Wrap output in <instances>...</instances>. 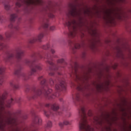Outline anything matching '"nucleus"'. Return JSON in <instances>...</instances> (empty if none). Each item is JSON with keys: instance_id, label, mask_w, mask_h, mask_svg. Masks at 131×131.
I'll use <instances>...</instances> for the list:
<instances>
[{"instance_id": "nucleus-32", "label": "nucleus", "mask_w": 131, "mask_h": 131, "mask_svg": "<svg viewBox=\"0 0 131 131\" xmlns=\"http://www.w3.org/2000/svg\"><path fill=\"white\" fill-rule=\"evenodd\" d=\"M3 19V15H0V21Z\"/></svg>"}, {"instance_id": "nucleus-36", "label": "nucleus", "mask_w": 131, "mask_h": 131, "mask_svg": "<svg viewBox=\"0 0 131 131\" xmlns=\"http://www.w3.org/2000/svg\"><path fill=\"white\" fill-rule=\"evenodd\" d=\"M110 130H111V128H110Z\"/></svg>"}, {"instance_id": "nucleus-23", "label": "nucleus", "mask_w": 131, "mask_h": 131, "mask_svg": "<svg viewBox=\"0 0 131 131\" xmlns=\"http://www.w3.org/2000/svg\"><path fill=\"white\" fill-rule=\"evenodd\" d=\"M17 15L16 14H12L10 15V21L11 22H14Z\"/></svg>"}, {"instance_id": "nucleus-22", "label": "nucleus", "mask_w": 131, "mask_h": 131, "mask_svg": "<svg viewBox=\"0 0 131 131\" xmlns=\"http://www.w3.org/2000/svg\"><path fill=\"white\" fill-rule=\"evenodd\" d=\"M53 46L49 43H47L46 45H43L42 47V49L43 50H49V49H52Z\"/></svg>"}, {"instance_id": "nucleus-28", "label": "nucleus", "mask_w": 131, "mask_h": 131, "mask_svg": "<svg viewBox=\"0 0 131 131\" xmlns=\"http://www.w3.org/2000/svg\"><path fill=\"white\" fill-rule=\"evenodd\" d=\"M7 96H8V92H5L4 93V94H3V98H6V97H7Z\"/></svg>"}, {"instance_id": "nucleus-13", "label": "nucleus", "mask_w": 131, "mask_h": 131, "mask_svg": "<svg viewBox=\"0 0 131 131\" xmlns=\"http://www.w3.org/2000/svg\"><path fill=\"white\" fill-rule=\"evenodd\" d=\"M43 36H45L44 33H40L37 37L33 38L29 40L30 43H34L35 41H41V39L43 38Z\"/></svg>"}, {"instance_id": "nucleus-33", "label": "nucleus", "mask_w": 131, "mask_h": 131, "mask_svg": "<svg viewBox=\"0 0 131 131\" xmlns=\"http://www.w3.org/2000/svg\"><path fill=\"white\" fill-rule=\"evenodd\" d=\"M78 89H79V91H81V90H82V88H81V87H78Z\"/></svg>"}, {"instance_id": "nucleus-34", "label": "nucleus", "mask_w": 131, "mask_h": 131, "mask_svg": "<svg viewBox=\"0 0 131 131\" xmlns=\"http://www.w3.org/2000/svg\"><path fill=\"white\" fill-rule=\"evenodd\" d=\"M59 101H60V102H62V101H63V99L60 98V99H59Z\"/></svg>"}, {"instance_id": "nucleus-9", "label": "nucleus", "mask_w": 131, "mask_h": 131, "mask_svg": "<svg viewBox=\"0 0 131 131\" xmlns=\"http://www.w3.org/2000/svg\"><path fill=\"white\" fill-rule=\"evenodd\" d=\"M45 107L51 109L49 112L44 111V114L46 117H50V116L54 115V113H56L57 115H61L62 114L61 112H57L58 109H59V105L56 103L53 104L47 103L45 104Z\"/></svg>"}, {"instance_id": "nucleus-6", "label": "nucleus", "mask_w": 131, "mask_h": 131, "mask_svg": "<svg viewBox=\"0 0 131 131\" xmlns=\"http://www.w3.org/2000/svg\"><path fill=\"white\" fill-rule=\"evenodd\" d=\"M43 0H18L16 3V7L20 8L21 6L25 7L26 9L31 8L33 9L34 6H43Z\"/></svg>"}, {"instance_id": "nucleus-14", "label": "nucleus", "mask_w": 131, "mask_h": 131, "mask_svg": "<svg viewBox=\"0 0 131 131\" xmlns=\"http://www.w3.org/2000/svg\"><path fill=\"white\" fill-rule=\"evenodd\" d=\"M10 86H11L14 91H16V90H19V88H20L19 84L18 83V80L16 79L10 81Z\"/></svg>"}, {"instance_id": "nucleus-24", "label": "nucleus", "mask_w": 131, "mask_h": 131, "mask_svg": "<svg viewBox=\"0 0 131 131\" xmlns=\"http://www.w3.org/2000/svg\"><path fill=\"white\" fill-rule=\"evenodd\" d=\"M5 8L7 11H9L10 10V5H9V2H6L4 3Z\"/></svg>"}, {"instance_id": "nucleus-35", "label": "nucleus", "mask_w": 131, "mask_h": 131, "mask_svg": "<svg viewBox=\"0 0 131 131\" xmlns=\"http://www.w3.org/2000/svg\"><path fill=\"white\" fill-rule=\"evenodd\" d=\"M25 119H26V118H24Z\"/></svg>"}, {"instance_id": "nucleus-4", "label": "nucleus", "mask_w": 131, "mask_h": 131, "mask_svg": "<svg viewBox=\"0 0 131 131\" xmlns=\"http://www.w3.org/2000/svg\"><path fill=\"white\" fill-rule=\"evenodd\" d=\"M55 83V91L56 92V94H52L53 91L51 89H48L47 91H45V96L48 100H53L55 99L56 97L59 96L60 91H65V90H66V82H65V80L63 79H59L58 82L57 81L53 80L52 79H50L49 84H50L51 86H53Z\"/></svg>"}, {"instance_id": "nucleus-19", "label": "nucleus", "mask_w": 131, "mask_h": 131, "mask_svg": "<svg viewBox=\"0 0 131 131\" xmlns=\"http://www.w3.org/2000/svg\"><path fill=\"white\" fill-rule=\"evenodd\" d=\"M15 34L14 31H7L5 33V36L7 39H10L11 37H14Z\"/></svg>"}, {"instance_id": "nucleus-25", "label": "nucleus", "mask_w": 131, "mask_h": 131, "mask_svg": "<svg viewBox=\"0 0 131 131\" xmlns=\"http://www.w3.org/2000/svg\"><path fill=\"white\" fill-rule=\"evenodd\" d=\"M52 126L53 123H52L51 121H49L47 124V127H52Z\"/></svg>"}, {"instance_id": "nucleus-27", "label": "nucleus", "mask_w": 131, "mask_h": 131, "mask_svg": "<svg viewBox=\"0 0 131 131\" xmlns=\"http://www.w3.org/2000/svg\"><path fill=\"white\" fill-rule=\"evenodd\" d=\"M55 29H56V28L55 27V26H51L50 27V30L51 31H53V30H55Z\"/></svg>"}, {"instance_id": "nucleus-15", "label": "nucleus", "mask_w": 131, "mask_h": 131, "mask_svg": "<svg viewBox=\"0 0 131 131\" xmlns=\"http://www.w3.org/2000/svg\"><path fill=\"white\" fill-rule=\"evenodd\" d=\"M4 41H5V38L0 35V51L4 50V49H8V45L4 43Z\"/></svg>"}, {"instance_id": "nucleus-8", "label": "nucleus", "mask_w": 131, "mask_h": 131, "mask_svg": "<svg viewBox=\"0 0 131 131\" xmlns=\"http://www.w3.org/2000/svg\"><path fill=\"white\" fill-rule=\"evenodd\" d=\"M4 73H5V67L1 66L0 67V85H2V84H3V82H4V78H5ZM15 102L19 103V101H18V100H14L13 98H11L10 100H9L7 104L5 103L4 102H0V110L1 111H4L5 107H8L9 108V107H11V105H13Z\"/></svg>"}, {"instance_id": "nucleus-37", "label": "nucleus", "mask_w": 131, "mask_h": 131, "mask_svg": "<svg viewBox=\"0 0 131 131\" xmlns=\"http://www.w3.org/2000/svg\"><path fill=\"white\" fill-rule=\"evenodd\" d=\"M57 58V56H55Z\"/></svg>"}, {"instance_id": "nucleus-7", "label": "nucleus", "mask_w": 131, "mask_h": 131, "mask_svg": "<svg viewBox=\"0 0 131 131\" xmlns=\"http://www.w3.org/2000/svg\"><path fill=\"white\" fill-rule=\"evenodd\" d=\"M23 56H24V51L22 50L21 47H17L12 52L8 53L5 61L6 62H11V61H14V60L20 61Z\"/></svg>"}, {"instance_id": "nucleus-12", "label": "nucleus", "mask_w": 131, "mask_h": 131, "mask_svg": "<svg viewBox=\"0 0 131 131\" xmlns=\"http://www.w3.org/2000/svg\"><path fill=\"white\" fill-rule=\"evenodd\" d=\"M70 45L74 47L73 50H77L84 47V43L83 42H82V45H80L78 42L71 41Z\"/></svg>"}, {"instance_id": "nucleus-29", "label": "nucleus", "mask_w": 131, "mask_h": 131, "mask_svg": "<svg viewBox=\"0 0 131 131\" xmlns=\"http://www.w3.org/2000/svg\"><path fill=\"white\" fill-rule=\"evenodd\" d=\"M51 52L52 54H55V53H56V51H55V50H54L53 49H51Z\"/></svg>"}, {"instance_id": "nucleus-11", "label": "nucleus", "mask_w": 131, "mask_h": 131, "mask_svg": "<svg viewBox=\"0 0 131 131\" xmlns=\"http://www.w3.org/2000/svg\"><path fill=\"white\" fill-rule=\"evenodd\" d=\"M32 91L33 93L31 96L32 99H36V98L41 95V89L38 88L33 87Z\"/></svg>"}, {"instance_id": "nucleus-3", "label": "nucleus", "mask_w": 131, "mask_h": 131, "mask_svg": "<svg viewBox=\"0 0 131 131\" xmlns=\"http://www.w3.org/2000/svg\"><path fill=\"white\" fill-rule=\"evenodd\" d=\"M44 59L47 60L46 63L50 64L48 72L50 76L55 75V73H57L58 75H61L60 72L62 71L64 67L67 65V62L65 61V59L63 58L58 59L57 60V64L53 63V56L50 53L46 54Z\"/></svg>"}, {"instance_id": "nucleus-1", "label": "nucleus", "mask_w": 131, "mask_h": 131, "mask_svg": "<svg viewBox=\"0 0 131 131\" xmlns=\"http://www.w3.org/2000/svg\"><path fill=\"white\" fill-rule=\"evenodd\" d=\"M31 58L33 60H29L28 59H26L25 60V64L28 65V66H29L31 68L30 75L21 73V70H22L23 68L22 66L20 64L17 66L14 71V74L15 75H16L18 78H22L24 80H28V79H30L31 76L35 75L37 71L41 70V64L36 63V62H37L38 60H40L43 58V57L41 56V54L39 53H33L31 55Z\"/></svg>"}, {"instance_id": "nucleus-20", "label": "nucleus", "mask_w": 131, "mask_h": 131, "mask_svg": "<svg viewBox=\"0 0 131 131\" xmlns=\"http://www.w3.org/2000/svg\"><path fill=\"white\" fill-rule=\"evenodd\" d=\"M9 28H11V29H15V30H16V31H19L20 28L18 26H14V25H13V24L11 23L9 25Z\"/></svg>"}, {"instance_id": "nucleus-18", "label": "nucleus", "mask_w": 131, "mask_h": 131, "mask_svg": "<svg viewBox=\"0 0 131 131\" xmlns=\"http://www.w3.org/2000/svg\"><path fill=\"white\" fill-rule=\"evenodd\" d=\"M73 100L75 104H76V102H81V98H80V94L79 93H77L73 96Z\"/></svg>"}, {"instance_id": "nucleus-5", "label": "nucleus", "mask_w": 131, "mask_h": 131, "mask_svg": "<svg viewBox=\"0 0 131 131\" xmlns=\"http://www.w3.org/2000/svg\"><path fill=\"white\" fill-rule=\"evenodd\" d=\"M79 114L80 117L79 122V130L80 131H94V128L91 127L88 123V116H92L93 114L91 111H89L88 114L85 112L84 107L81 106L79 110Z\"/></svg>"}, {"instance_id": "nucleus-17", "label": "nucleus", "mask_w": 131, "mask_h": 131, "mask_svg": "<svg viewBox=\"0 0 131 131\" xmlns=\"http://www.w3.org/2000/svg\"><path fill=\"white\" fill-rule=\"evenodd\" d=\"M38 79L40 81V85L41 86V89H43L45 86L48 87V83L47 82L46 79L44 78L42 76L39 77Z\"/></svg>"}, {"instance_id": "nucleus-2", "label": "nucleus", "mask_w": 131, "mask_h": 131, "mask_svg": "<svg viewBox=\"0 0 131 131\" xmlns=\"http://www.w3.org/2000/svg\"><path fill=\"white\" fill-rule=\"evenodd\" d=\"M70 9L69 10L68 16L69 19L66 21L64 24L65 26H67L70 31L68 36L69 37H74L77 34V31L76 27L77 26V23L74 19L70 18V17L73 18H80L81 16V12L80 10H78L74 5L71 4L70 5Z\"/></svg>"}, {"instance_id": "nucleus-10", "label": "nucleus", "mask_w": 131, "mask_h": 131, "mask_svg": "<svg viewBox=\"0 0 131 131\" xmlns=\"http://www.w3.org/2000/svg\"><path fill=\"white\" fill-rule=\"evenodd\" d=\"M78 64L77 62H72L71 64V70H72V74L71 75V77H75L77 79H80V77L78 75Z\"/></svg>"}, {"instance_id": "nucleus-16", "label": "nucleus", "mask_w": 131, "mask_h": 131, "mask_svg": "<svg viewBox=\"0 0 131 131\" xmlns=\"http://www.w3.org/2000/svg\"><path fill=\"white\" fill-rule=\"evenodd\" d=\"M33 126H35L36 124H41V119L39 116L35 115L34 117V119L33 120Z\"/></svg>"}, {"instance_id": "nucleus-21", "label": "nucleus", "mask_w": 131, "mask_h": 131, "mask_svg": "<svg viewBox=\"0 0 131 131\" xmlns=\"http://www.w3.org/2000/svg\"><path fill=\"white\" fill-rule=\"evenodd\" d=\"M69 124H70V122H69L68 120H65L63 123L60 122L59 123V125L60 127H63L64 125H69Z\"/></svg>"}, {"instance_id": "nucleus-31", "label": "nucleus", "mask_w": 131, "mask_h": 131, "mask_svg": "<svg viewBox=\"0 0 131 131\" xmlns=\"http://www.w3.org/2000/svg\"><path fill=\"white\" fill-rule=\"evenodd\" d=\"M29 90H30V89L29 88H27L26 90V92H28L29 91Z\"/></svg>"}, {"instance_id": "nucleus-30", "label": "nucleus", "mask_w": 131, "mask_h": 131, "mask_svg": "<svg viewBox=\"0 0 131 131\" xmlns=\"http://www.w3.org/2000/svg\"><path fill=\"white\" fill-rule=\"evenodd\" d=\"M45 11H46V12H48V11H51L50 9V8L47 7L46 9H45Z\"/></svg>"}, {"instance_id": "nucleus-26", "label": "nucleus", "mask_w": 131, "mask_h": 131, "mask_svg": "<svg viewBox=\"0 0 131 131\" xmlns=\"http://www.w3.org/2000/svg\"><path fill=\"white\" fill-rule=\"evenodd\" d=\"M43 28H48L49 27V23H45L43 24Z\"/></svg>"}]
</instances>
